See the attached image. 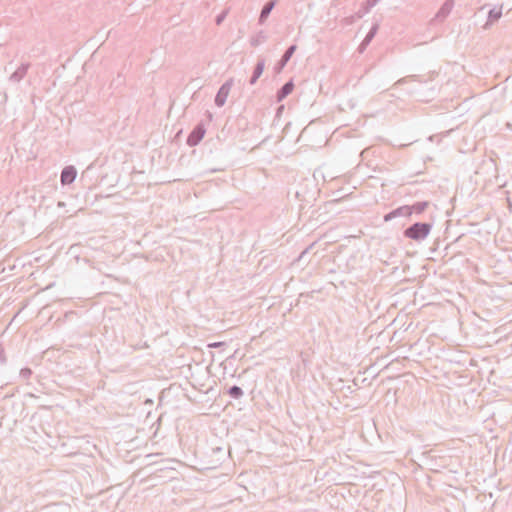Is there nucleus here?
Returning <instances> with one entry per match:
<instances>
[{
  "instance_id": "a211bd4d",
  "label": "nucleus",
  "mask_w": 512,
  "mask_h": 512,
  "mask_svg": "<svg viewBox=\"0 0 512 512\" xmlns=\"http://www.w3.org/2000/svg\"><path fill=\"white\" fill-rule=\"evenodd\" d=\"M327 270L329 272H333L334 269L332 267V257L328 255L322 256V272Z\"/></svg>"
},
{
  "instance_id": "2eb2a0df",
  "label": "nucleus",
  "mask_w": 512,
  "mask_h": 512,
  "mask_svg": "<svg viewBox=\"0 0 512 512\" xmlns=\"http://www.w3.org/2000/svg\"><path fill=\"white\" fill-rule=\"evenodd\" d=\"M268 39V35L264 30H260L257 34L250 38V44L253 47H257L265 43Z\"/></svg>"
},
{
  "instance_id": "cd10ccee",
  "label": "nucleus",
  "mask_w": 512,
  "mask_h": 512,
  "mask_svg": "<svg viewBox=\"0 0 512 512\" xmlns=\"http://www.w3.org/2000/svg\"><path fill=\"white\" fill-rule=\"evenodd\" d=\"M330 204H333V201L326 202V203L324 204V207L326 208V207H327L328 205H330Z\"/></svg>"
},
{
  "instance_id": "a878e982",
  "label": "nucleus",
  "mask_w": 512,
  "mask_h": 512,
  "mask_svg": "<svg viewBox=\"0 0 512 512\" xmlns=\"http://www.w3.org/2000/svg\"><path fill=\"white\" fill-rule=\"evenodd\" d=\"M368 45L369 44H366L365 39H363V41L360 43V45L358 47L359 52L363 53Z\"/></svg>"
},
{
  "instance_id": "6e6552de",
  "label": "nucleus",
  "mask_w": 512,
  "mask_h": 512,
  "mask_svg": "<svg viewBox=\"0 0 512 512\" xmlns=\"http://www.w3.org/2000/svg\"><path fill=\"white\" fill-rule=\"evenodd\" d=\"M503 5L493 7L488 11V17L486 23L483 25V29H489L494 23H496L502 16Z\"/></svg>"
},
{
  "instance_id": "9b49d317",
  "label": "nucleus",
  "mask_w": 512,
  "mask_h": 512,
  "mask_svg": "<svg viewBox=\"0 0 512 512\" xmlns=\"http://www.w3.org/2000/svg\"><path fill=\"white\" fill-rule=\"evenodd\" d=\"M30 63H22L11 75L9 80L19 83L27 74Z\"/></svg>"
},
{
  "instance_id": "bb28decb",
  "label": "nucleus",
  "mask_w": 512,
  "mask_h": 512,
  "mask_svg": "<svg viewBox=\"0 0 512 512\" xmlns=\"http://www.w3.org/2000/svg\"><path fill=\"white\" fill-rule=\"evenodd\" d=\"M406 82V78H402L398 81L399 84Z\"/></svg>"
},
{
  "instance_id": "b1692460",
  "label": "nucleus",
  "mask_w": 512,
  "mask_h": 512,
  "mask_svg": "<svg viewBox=\"0 0 512 512\" xmlns=\"http://www.w3.org/2000/svg\"><path fill=\"white\" fill-rule=\"evenodd\" d=\"M225 345H226L225 342H213V343H209L208 347L209 348H220V347H223Z\"/></svg>"
},
{
  "instance_id": "f03ea898",
  "label": "nucleus",
  "mask_w": 512,
  "mask_h": 512,
  "mask_svg": "<svg viewBox=\"0 0 512 512\" xmlns=\"http://www.w3.org/2000/svg\"><path fill=\"white\" fill-rule=\"evenodd\" d=\"M344 431L342 427L335 426L332 429L322 427V441L329 445H335L342 438Z\"/></svg>"
},
{
  "instance_id": "4468645a",
  "label": "nucleus",
  "mask_w": 512,
  "mask_h": 512,
  "mask_svg": "<svg viewBox=\"0 0 512 512\" xmlns=\"http://www.w3.org/2000/svg\"><path fill=\"white\" fill-rule=\"evenodd\" d=\"M429 205V201H418L412 205H408V207H410V216L413 214L421 215L429 207Z\"/></svg>"
},
{
  "instance_id": "aec40b11",
  "label": "nucleus",
  "mask_w": 512,
  "mask_h": 512,
  "mask_svg": "<svg viewBox=\"0 0 512 512\" xmlns=\"http://www.w3.org/2000/svg\"><path fill=\"white\" fill-rule=\"evenodd\" d=\"M377 2L378 0H366L363 13H368L377 4Z\"/></svg>"
},
{
  "instance_id": "0eeeda50",
  "label": "nucleus",
  "mask_w": 512,
  "mask_h": 512,
  "mask_svg": "<svg viewBox=\"0 0 512 512\" xmlns=\"http://www.w3.org/2000/svg\"><path fill=\"white\" fill-rule=\"evenodd\" d=\"M77 176V170L73 165L65 166L60 175V181L62 185L72 184Z\"/></svg>"
},
{
  "instance_id": "423d86ee",
  "label": "nucleus",
  "mask_w": 512,
  "mask_h": 512,
  "mask_svg": "<svg viewBox=\"0 0 512 512\" xmlns=\"http://www.w3.org/2000/svg\"><path fill=\"white\" fill-rule=\"evenodd\" d=\"M297 49V46L295 44L290 45L284 54L282 55L281 59L275 64L274 66V72L276 74L281 73V71L284 69V67L287 65L293 54L295 53Z\"/></svg>"
},
{
  "instance_id": "6ab92c4d",
  "label": "nucleus",
  "mask_w": 512,
  "mask_h": 512,
  "mask_svg": "<svg viewBox=\"0 0 512 512\" xmlns=\"http://www.w3.org/2000/svg\"><path fill=\"white\" fill-rule=\"evenodd\" d=\"M123 84H124V78H123V76L120 73L111 82V85L115 86V87H120Z\"/></svg>"
},
{
  "instance_id": "39448f33",
  "label": "nucleus",
  "mask_w": 512,
  "mask_h": 512,
  "mask_svg": "<svg viewBox=\"0 0 512 512\" xmlns=\"http://www.w3.org/2000/svg\"><path fill=\"white\" fill-rule=\"evenodd\" d=\"M454 3V0H446L431 20V23L443 22L451 13Z\"/></svg>"
},
{
  "instance_id": "412c9836",
  "label": "nucleus",
  "mask_w": 512,
  "mask_h": 512,
  "mask_svg": "<svg viewBox=\"0 0 512 512\" xmlns=\"http://www.w3.org/2000/svg\"><path fill=\"white\" fill-rule=\"evenodd\" d=\"M227 14H228V11L224 10L219 15H217L215 18L216 25H221L222 22L224 21V19L226 18Z\"/></svg>"
},
{
  "instance_id": "20e7f679",
  "label": "nucleus",
  "mask_w": 512,
  "mask_h": 512,
  "mask_svg": "<svg viewBox=\"0 0 512 512\" xmlns=\"http://www.w3.org/2000/svg\"><path fill=\"white\" fill-rule=\"evenodd\" d=\"M232 84L233 80L230 79L226 81L224 84H222V86L219 88L214 100L216 106L222 107L225 104Z\"/></svg>"
},
{
  "instance_id": "f8f14e48",
  "label": "nucleus",
  "mask_w": 512,
  "mask_h": 512,
  "mask_svg": "<svg viewBox=\"0 0 512 512\" xmlns=\"http://www.w3.org/2000/svg\"><path fill=\"white\" fill-rule=\"evenodd\" d=\"M294 89L292 80L287 81L276 93L277 102L283 101Z\"/></svg>"
},
{
  "instance_id": "f3484780",
  "label": "nucleus",
  "mask_w": 512,
  "mask_h": 512,
  "mask_svg": "<svg viewBox=\"0 0 512 512\" xmlns=\"http://www.w3.org/2000/svg\"><path fill=\"white\" fill-rule=\"evenodd\" d=\"M227 393L233 399H240L244 395L242 388L237 385L231 386Z\"/></svg>"
},
{
  "instance_id": "c85d7f7f",
  "label": "nucleus",
  "mask_w": 512,
  "mask_h": 512,
  "mask_svg": "<svg viewBox=\"0 0 512 512\" xmlns=\"http://www.w3.org/2000/svg\"><path fill=\"white\" fill-rule=\"evenodd\" d=\"M322 181L325 182L326 181V178L324 175H322Z\"/></svg>"
},
{
  "instance_id": "9d476101",
  "label": "nucleus",
  "mask_w": 512,
  "mask_h": 512,
  "mask_svg": "<svg viewBox=\"0 0 512 512\" xmlns=\"http://www.w3.org/2000/svg\"><path fill=\"white\" fill-rule=\"evenodd\" d=\"M264 68H265V59L263 57H258L257 63L254 66V69H253L252 76H251V78L249 80V83L251 85H254L257 82V80L262 75V73L264 71Z\"/></svg>"
},
{
  "instance_id": "dca6fc26",
  "label": "nucleus",
  "mask_w": 512,
  "mask_h": 512,
  "mask_svg": "<svg viewBox=\"0 0 512 512\" xmlns=\"http://www.w3.org/2000/svg\"><path fill=\"white\" fill-rule=\"evenodd\" d=\"M378 30H379V22L378 21H375L370 30L368 31V33L366 34L365 36V42L366 44H370L371 41L373 40V38L376 36V34L378 33Z\"/></svg>"
},
{
  "instance_id": "f257e3e1",
  "label": "nucleus",
  "mask_w": 512,
  "mask_h": 512,
  "mask_svg": "<svg viewBox=\"0 0 512 512\" xmlns=\"http://www.w3.org/2000/svg\"><path fill=\"white\" fill-rule=\"evenodd\" d=\"M432 226L429 222H415L403 231V235L413 241L421 242L429 235Z\"/></svg>"
},
{
  "instance_id": "7ed1b4c3",
  "label": "nucleus",
  "mask_w": 512,
  "mask_h": 512,
  "mask_svg": "<svg viewBox=\"0 0 512 512\" xmlns=\"http://www.w3.org/2000/svg\"><path fill=\"white\" fill-rule=\"evenodd\" d=\"M206 133V128L202 122L198 123L187 137L186 143L194 147L200 143Z\"/></svg>"
},
{
  "instance_id": "4be33fe9",
  "label": "nucleus",
  "mask_w": 512,
  "mask_h": 512,
  "mask_svg": "<svg viewBox=\"0 0 512 512\" xmlns=\"http://www.w3.org/2000/svg\"><path fill=\"white\" fill-rule=\"evenodd\" d=\"M31 375H32V370L30 368L26 367V368L21 369V371H20V376L23 379H29Z\"/></svg>"
},
{
  "instance_id": "1a4fd4ad",
  "label": "nucleus",
  "mask_w": 512,
  "mask_h": 512,
  "mask_svg": "<svg viewBox=\"0 0 512 512\" xmlns=\"http://www.w3.org/2000/svg\"><path fill=\"white\" fill-rule=\"evenodd\" d=\"M410 207L408 205H403L391 210L389 213L384 215V221L388 222L396 217H409L410 216Z\"/></svg>"
},
{
  "instance_id": "393cba45",
  "label": "nucleus",
  "mask_w": 512,
  "mask_h": 512,
  "mask_svg": "<svg viewBox=\"0 0 512 512\" xmlns=\"http://www.w3.org/2000/svg\"><path fill=\"white\" fill-rule=\"evenodd\" d=\"M6 362L5 352L2 344H0V364H4Z\"/></svg>"
},
{
  "instance_id": "5701e85b",
  "label": "nucleus",
  "mask_w": 512,
  "mask_h": 512,
  "mask_svg": "<svg viewBox=\"0 0 512 512\" xmlns=\"http://www.w3.org/2000/svg\"><path fill=\"white\" fill-rule=\"evenodd\" d=\"M315 247V243H312L308 248H306L304 251H302V253L300 254L299 256V260H302L305 258V256L311 251L313 250Z\"/></svg>"
},
{
  "instance_id": "ddd939ff",
  "label": "nucleus",
  "mask_w": 512,
  "mask_h": 512,
  "mask_svg": "<svg viewBox=\"0 0 512 512\" xmlns=\"http://www.w3.org/2000/svg\"><path fill=\"white\" fill-rule=\"evenodd\" d=\"M275 5H276V0H270L264 4V6L261 9L259 19H258L259 24H263L267 20V18L269 17V15H270L271 11L273 10V8L275 7Z\"/></svg>"
},
{
  "instance_id": "c756f323",
  "label": "nucleus",
  "mask_w": 512,
  "mask_h": 512,
  "mask_svg": "<svg viewBox=\"0 0 512 512\" xmlns=\"http://www.w3.org/2000/svg\"><path fill=\"white\" fill-rule=\"evenodd\" d=\"M331 458L333 459V461H335L334 454H331Z\"/></svg>"
}]
</instances>
